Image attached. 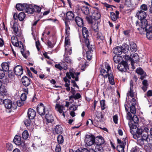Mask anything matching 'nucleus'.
I'll return each mask as SVG.
<instances>
[{"instance_id":"49","label":"nucleus","mask_w":152,"mask_h":152,"mask_svg":"<svg viewBox=\"0 0 152 152\" xmlns=\"http://www.w3.org/2000/svg\"><path fill=\"white\" fill-rule=\"evenodd\" d=\"M70 27H65V37H69L70 35Z\"/></svg>"},{"instance_id":"55","label":"nucleus","mask_w":152,"mask_h":152,"mask_svg":"<svg viewBox=\"0 0 152 152\" xmlns=\"http://www.w3.org/2000/svg\"><path fill=\"white\" fill-rule=\"evenodd\" d=\"M60 64L62 66L63 69L64 70H66L67 69V65L64 62L62 61L61 62Z\"/></svg>"},{"instance_id":"57","label":"nucleus","mask_w":152,"mask_h":152,"mask_svg":"<svg viewBox=\"0 0 152 152\" xmlns=\"http://www.w3.org/2000/svg\"><path fill=\"white\" fill-rule=\"evenodd\" d=\"M5 71L2 69H0V79H2L5 77L6 73Z\"/></svg>"},{"instance_id":"25","label":"nucleus","mask_w":152,"mask_h":152,"mask_svg":"<svg viewBox=\"0 0 152 152\" xmlns=\"http://www.w3.org/2000/svg\"><path fill=\"white\" fill-rule=\"evenodd\" d=\"M75 16L74 13L72 11H68L66 12L65 19H68L70 20H72L74 19Z\"/></svg>"},{"instance_id":"6","label":"nucleus","mask_w":152,"mask_h":152,"mask_svg":"<svg viewBox=\"0 0 152 152\" xmlns=\"http://www.w3.org/2000/svg\"><path fill=\"white\" fill-rule=\"evenodd\" d=\"M13 18L15 20H17L18 18V15L17 13H14L13 14ZM13 24L12 28L13 30V32L14 34L15 35H16L18 30V25L17 23H15V21L14 23L13 22Z\"/></svg>"},{"instance_id":"21","label":"nucleus","mask_w":152,"mask_h":152,"mask_svg":"<svg viewBox=\"0 0 152 152\" xmlns=\"http://www.w3.org/2000/svg\"><path fill=\"white\" fill-rule=\"evenodd\" d=\"M124 107L126 112L128 111L129 110L127 108V107H128V108H130V111L131 113H132L134 115L136 113L135 107L134 104H132V105L129 107L127 104L125 103L124 104Z\"/></svg>"},{"instance_id":"7","label":"nucleus","mask_w":152,"mask_h":152,"mask_svg":"<svg viewBox=\"0 0 152 152\" xmlns=\"http://www.w3.org/2000/svg\"><path fill=\"white\" fill-rule=\"evenodd\" d=\"M21 81L24 86L25 87L31 86V83H32L30 78H28L26 76H23L21 79Z\"/></svg>"},{"instance_id":"54","label":"nucleus","mask_w":152,"mask_h":152,"mask_svg":"<svg viewBox=\"0 0 152 152\" xmlns=\"http://www.w3.org/2000/svg\"><path fill=\"white\" fill-rule=\"evenodd\" d=\"M120 65H122L123 66H124V67L126 68L129 69L128 64L127 62L125 61H122L121 62Z\"/></svg>"},{"instance_id":"34","label":"nucleus","mask_w":152,"mask_h":152,"mask_svg":"<svg viewBox=\"0 0 152 152\" xmlns=\"http://www.w3.org/2000/svg\"><path fill=\"white\" fill-rule=\"evenodd\" d=\"M31 119L28 117V118H25L23 121L25 125L27 127L29 126L32 123V121L31 120Z\"/></svg>"},{"instance_id":"31","label":"nucleus","mask_w":152,"mask_h":152,"mask_svg":"<svg viewBox=\"0 0 152 152\" xmlns=\"http://www.w3.org/2000/svg\"><path fill=\"white\" fill-rule=\"evenodd\" d=\"M130 49L132 52H135L137 50V46L136 44L133 42L130 43Z\"/></svg>"},{"instance_id":"26","label":"nucleus","mask_w":152,"mask_h":152,"mask_svg":"<svg viewBox=\"0 0 152 152\" xmlns=\"http://www.w3.org/2000/svg\"><path fill=\"white\" fill-rule=\"evenodd\" d=\"M13 142L17 145H21V137L17 135L15 136L13 139Z\"/></svg>"},{"instance_id":"37","label":"nucleus","mask_w":152,"mask_h":152,"mask_svg":"<svg viewBox=\"0 0 152 152\" xmlns=\"http://www.w3.org/2000/svg\"><path fill=\"white\" fill-rule=\"evenodd\" d=\"M117 68L120 71L123 72H126L127 70L129 69L128 68H126L124 67V66H123L122 65H118Z\"/></svg>"},{"instance_id":"47","label":"nucleus","mask_w":152,"mask_h":152,"mask_svg":"<svg viewBox=\"0 0 152 152\" xmlns=\"http://www.w3.org/2000/svg\"><path fill=\"white\" fill-rule=\"evenodd\" d=\"M93 17H92L91 16H86V19L88 23L89 24H91L93 23V21L92 20V18Z\"/></svg>"},{"instance_id":"2","label":"nucleus","mask_w":152,"mask_h":152,"mask_svg":"<svg viewBox=\"0 0 152 152\" xmlns=\"http://www.w3.org/2000/svg\"><path fill=\"white\" fill-rule=\"evenodd\" d=\"M105 68L107 70V74H106L104 76V78L108 77L109 83L112 85L115 84L114 82V76L113 73L111 72V67L109 64L107 63H105L104 64Z\"/></svg>"},{"instance_id":"16","label":"nucleus","mask_w":152,"mask_h":152,"mask_svg":"<svg viewBox=\"0 0 152 152\" xmlns=\"http://www.w3.org/2000/svg\"><path fill=\"white\" fill-rule=\"evenodd\" d=\"M91 16L94 19L98 20L100 19L101 15L99 10L96 11L95 10H91Z\"/></svg>"},{"instance_id":"8","label":"nucleus","mask_w":152,"mask_h":152,"mask_svg":"<svg viewBox=\"0 0 152 152\" xmlns=\"http://www.w3.org/2000/svg\"><path fill=\"white\" fill-rule=\"evenodd\" d=\"M63 132V129L60 125H57L52 129V133L53 135L61 134Z\"/></svg>"},{"instance_id":"14","label":"nucleus","mask_w":152,"mask_h":152,"mask_svg":"<svg viewBox=\"0 0 152 152\" xmlns=\"http://www.w3.org/2000/svg\"><path fill=\"white\" fill-rule=\"evenodd\" d=\"M125 58H126V59L129 58L131 62L132 61L134 63L138 62L139 61V56L138 54L136 53L133 54L132 58L130 57H129V56H127Z\"/></svg>"},{"instance_id":"24","label":"nucleus","mask_w":152,"mask_h":152,"mask_svg":"<svg viewBox=\"0 0 152 152\" xmlns=\"http://www.w3.org/2000/svg\"><path fill=\"white\" fill-rule=\"evenodd\" d=\"M113 52L116 55H121L122 53L121 48L120 46H116L113 49Z\"/></svg>"},{"instance_id":"13","label":"nucleus","mask_w":152,"mask_h":152,"mask_svg":"<svg viewBox=\"0 0 152 152\" xmlns=\"http://www.w3.org/2000/svg\"><path fill=\"white\" fill-rule=\"evenodd\" d=\"M46 113L45 115V118L47 123H52L54 121V118L53 115L48 111H46Z\"/></svg>"},{"instance_id":"56","label":"nucleus","mask_w":152,"mask_h":152,"mask_svg":"<svg viewBox=\"0 0 152 152\" xmlns=\"http://www.w3.org/2000/svg\"><path fill=\"white\" fill-rule=\"evenodd\" d=\"M100 75H102L104 77V76L105 75H104V74H105V73H107V71H106L104 69L102 68H100Z\"/></svg>"},{"instance_id":"59","label":"nucleus","mask_w":152,"mask_h":152,"mask_svg":"<svg viewBox=\"0 0 152 152\" xmlns=\"http://www.w3.org/2000/svg\"><path fill=\"white\" fill-rule=\"evenodd\" d=\"M66 56L65 58V61L68 63L71 64L72 62V60L69 56L67 55H66Z\"/></svg>"},{"instance_id":"4","label":"nucleus","mask_w":152,"mask_h":152,"mask_svg":"<svg viewBox=\"0 0 152 152\" xmlns=\"http://www.w3.org/2000/svg\"><path fill=\"white\" fill-rule=\"evenodd\" d=\"M140 22H139L137 20L136 22V26L140 27L137 28V30L139 31L141 30L142 29L144 30V28L148 25V21L146 19H142L140 20Z\"/></svg>"},{"instance_id":"29","label":"nucleus","mask_w":152,"mask_h":152,"mask_svg":"<svg viewBox=\"0 0 152 152\" xmlns=\"http://www.w3.org/2000/svg\"><path fill=\"white\" fill-rule=\"evenodd\" d=\"M5 107L8 110H6L7 112L8 113L10 112V107L9 105H10V100L8 99H5L4 100H3V103Z\"/></svg>"},{"instance_id":"3","label":"nucleus","mask_w":152,"mask_h":152,"mask_svg":"<svg viewBox=\"0 0 152 152\" xmlns=\"http://www.w3.org/2000/svg\"><path fill=\"white\" fill-rule=\"evenodd\" d=\"M95 137L91 133L86 134L84 140L86 144L89 146L95 145Z\"/></svg>"},{"instance_id":"52","label":"nucleus","mask_w":152,"mask_h":152,"mask_svg":"<svg viewBox=\"0 0 152 152\" xmlns=\"http://www.w3.org/2000/svg\"><path fill=\"white\" fill-rule=\"evenodd\" d=\"M96 117L98 119H100L99 121L100 122L103 121L104 119V114H102V113L98 114L96 115Z\"/></svg>"},{"instance_id":"32","label":"nucleus","mask_w":152,"mask_h":152,"mask_svg":"<svg viewBox=\"0 0 152 152\" xmlns=\"http://www.w3.org/2000/svg\"><path fill=\"white\" fill-rule=\"evenodd\" d=\"M103 145L96 144L95 150L97 152H103Z\"/></svg>"},{"instance_id":"51","label":"nucleus","mask_w":152,"mask_h":152,"mask_svg":"<svg viewBox=\"0 0 152 152\" xmlns=\"http://www.w3.org/2000/svg\"><path fill=\"white\" fill-rule=\"evenodd\" d=\"M33 8L35 10V12L38 13L40 12L41 10V8L40 7L35 5H33Z\"/></svg>"},{"instance_id":"27","label":"nucleus","mask_w":152,"mask_h":152,"mask_svg":"<svg viewBox=\"0 0 152 152\" xmlns=\"http://www.w3.org/2000/svg\"><path fill=\"white\" fill-rule=\"evenodd\" d=\"M26 6V4L18 3L16 4V8L18 10L22 11L25 10Z\"/></svg>"},{"instance_id":"35","label":"nucleus","mask_w":152,"mask_h":152,"mask_svg":"<svg viewBox=\"0 0 152 152\" xmlns=\"http://www.w3.org/2000/svg\"><path fill=\"white\" fill-rule=\"evenodd\" d=\"M57 141L58 144H61L64 142V137L61 134H59L57 137Z\"/></svg>"},{"instance_id":"62","label":"nucleus","mask_w":152,"mask_h":152,"mask_svg":"<svg viewBox=\"0 0 152 152\" xmlns=\"http://www.w3.org/2000/svg\"><path fill=\"white\" fill-rule=\"evenodd\" d=\"M56 152H60L61 150V147L59 144L56 145L55 149Z\"/></svg>"},{"instance_id":"33","label":"nucleus","mask_w":152,"mask_h":152,"mask_svg":"<svg viewBox=\"0 0 152 152\" xmlns=\"http://www.w3.org/2000/svg\"><path fill=\"white\" fill-rule=\"evenodd\" d=\"M64 106L62 105H60L59 104H56V108H57L58 111L60 113H62L63 112V109Z\"/></svg>"},{"instance_id":"10","label":"nucleus","mask_w":152,"mask_h":152,"mask_svg":"<svg viewBox=\"0 0 152 152\" xmlns=\"http://www.w3.org/2000/svg\"><path fill=\"white\" fill-rule=\"evenodd\" d=\"M82 27V35L84 42H87L89 40V31L86 27L83 26Z\"/></svg>"},{"instance_id":"9","label":"nucleus","mask_w":152,"mask_h":152,"mask_svg":"<svg viewBox=\"0 0 152 152\" xmlns=\"http://www.w3.org/2000/svg\"><path fill=\"white\" fill-rule=\"evenodd\" d=\"M148 134L143 133L142 134L141 137L137 140L138 144L141 146H143L144 144V141H147Z\"/></svg>"},{"instance_id":"63","label":"nucleus","mask_w":152,"mask_h":152,"mask_svg":"<svg viewBox=\"0 0 152 152\" xmlns=\"http://www.w3.org/2000/svg\"><path fill=\"white\" fill-rule=\"evenodd\" d=\"M25 93H22L21 95L20 99L22 100L25 101L26 99L27 95Z\"/></svg>"},{"instance_id":"18","label":"nucleus","mask_w":152,"mask_h":152,"mask_svg":"<svg viewBox=\"0 0 152 152\" xmlns=\"http://www.w3.org/2000/svg\"><path fill=\"white\" fill-rule=\"evenodd\" d=\"M75 21L76 24L79 27H83V26L84 23L83 19L78 16L75 18Z\"/></svg>"},{"instance_id":"44","label":"nucleus","mask_w":152,"mask_h":152,"mask_svg":"<svg viewBox=\"0 0 152 152\" xmlns=\"http://www.w3.org/2000/svg\"><path fill=\"white\" fill-rule=\"evenodd\" d=\"M15 38H16V40L17 39V37H12L11 38V42L12 44L15 46H17L19 45V43L15 41V42L14 40L15 39ZM16 41V40H15Z\"/></svg>"},{"instance_id":"43","label":"nucleus","mask_w":152,"mask_h":152,"mask_svg":"<svg viewBox=\"0 0 152 152\" xmlns=\"http://www.w3.org/2000/svg\"><path fill=\"white\" fill-rule=\"evenodd\" d=\"M126 118L127 119L130 121V122H129V123H130L131 125L133 124V123L132 122V120L133 118V116H132L131 113L129 112L127 113Z\"/></svg>"},{"instance_id":"40","label":"nucleus","mask_w":152,"mask_h":152,"mask_svg":"<svg viewBox=\"0 0 152 152\" xmlns=\"http://www.w3.org/2000/svg\"><path fill=\"white\" fill-rule=\"evenodd\" d=\"M111 18L113 21H115L118 18V17L116 16L115 13L113 12H110Z\"/></svg>"},{"instance_id":"30","label":"nucleus","mask_w":152,"mask_h":152,"mask_svg":"<svg viewBox=\"0 0 152 152\" xmlns=\"http://www.w3.org/2000/svg\"><path fill=\"white\" fill-rule=\"evenodd\" d=\"M84 42L88 49L89 50L88 51H90L92 52H93L94 50V49L95 46L92 45H90L89 40L88 41V42Z\"/></svg>"},{"instance_id":"15","label":"nucleus","mask_w":152,"mask_h":152,"mask_svg":"<svg viewBox=\"0 0 152 152\" xmlns=\"http://www.w3.org/2000/svg\"><path fill=\"white\" fill-rule=\"evenodd\" d=\"M27 116L28 118L33 119L36 116L35 111L31 108H29L28 110Z\"/></svg>"},{"instance_id":"19","label":"nucleus","mask_w":152,"mask_h":152,"mask_svg":"<svg viewBox=\"0 0 152 152\" xmlns=\"http://www.w3.org/2000/svg\"><path fill=\"white\" fill-rule=\"evenodd\" d=\"M25 10V12L28 14H33L35 11V10L33 8V5L28 4H27Z\"/></svg>"},{"instance_id":"1","label":"nucleus","mask_w":152,"mask_h":152,"mask_svg":"<svg viewBox=\"0 0 152 152\" xmlns=\"http://www.w3.org/2000/svg\"><path fill=\"white\" fill-rule=\"evenodd\" d=\"M128 124L130 133L132 135L133 138L137 140L143 133V130L141 128H138L139 125H131L130 123Z\"/></svg>"},{"instance_id":"23","label":"nucleus","mask_w":152,"mask_h":152,"mask_svg":"<svg viewBox=\"0 0 152 152\" xmlns=\"http://www.w3.org/2000/svg\"><path fill=\"white\" fill-rule=\"evenodd\" d=\"M9 62L7 61V62H3L1 64V67L3 70L5 71V72H7L8 73V77H10V75L8 74L9 72Z\"/></svg>"},{"instance_id":"60","label":"nucleus","mask_w":152,"mask_h":152,"mask_svg":"<svg viewBox=\"0 0 152 152\" xmlns=\"http://www.w3.org/2000/svg\"><path fill=\"white\" fill-rule=\"evenodd\" d=\"M141 10L147 11L148 10V7L145 4H142L140 7Z\"/></svg>"},{"instance_id":"50","label":"nucleus","mask_w":152,"mask_h":152,"mask_svg":"<svg viewBox=\"0 0 152 152\" xmlns=\"http://www.w3.org/2000/svg\"><path fill=\"white\" fill-rule=\"evenodd\" d=\"M70 39L69 38V37H65L64 46H65L68 45H70Z\"/></svg>"},{"instance_id":"36","label":"nucleus","mask_w":152,"mask_h":152,"mask_svg":"<svg viewBox=\"0 0 152 152\" xmlns=\"http://www.w3.org/2000/svg\"><path fill=\"white\" fill-rule=\"evenodd\" d=\"M26 15L23 12L20 13L18 15V19L20 21H23Z\"/></svg>"},{"instance_id":"12","label":"nucleus","mask_w":152,"mask_h":152,"mask_svg":"<svg viewBox=\"0 0 152 152\" xmlns=\"http://www.w3.org/2000/svg\"><path fill=\"white\" fill-rule=\"evenodd\" d=\"M14 71L15 75L20 76L23 74V69L21 66L18 65L14 68Z\"/></svg>"},{"instance_id":"64","label":"nucleus","mask_w":152,"mask_h":152,"mask_svg":"<svg viewBox=\"0 0 152 152\" xmlns=\"http://www.w3.org/2000/svg\"><path fill=\"white\" fill-rule=\"evenodd\" d=\"M147 38L150 40H152V32H148L146 34Z\"/></svg>"},{"instance_id":"46","label":"nucleus","mask_w":152,"mask_h":152,"mask_svg":"<svg viewBox=\"0 0 152 152\" xmlns=\"http://www.w3.org/2000/svg\"><path fill=\"white\" fill-rule=\"evenodd\" d=\"M105 101L104 99H103L100 102V105L101 106V110H102L105 109Z\"/></svg>"},{"instance_id":"17","label":"nucleus","mask_w":152,"mask_h":152,"mask_svg":"<svg viewBox=\"0 0 152 152\" xmlns=\"http://www.w3.org/2000/svg\"><path fill=\"white\" fill-rule=\"evenodd\" d=\"M95 144L103 145L105 142L103 137L101 136H98L95 137Z\"/></svg>"},{"instance_id":"42","label":"nucleus","mask_w":152,"mask_h":152,"mask_svg":"<svg viewBox=\"0 0 152 152\" xmlns=\"http://www.w3.org/2000/svg\"><path fill=\"white\" fill-rule=\"evenodd\" d=\"M67 47L69 48V49L68 50L66 48H65V54L66 55L68 56V55H70L72 53V48L71 47L69 48L68 46Z\"/></svg>"},{"instance_id":"20","label":"nucleus","mask_w":152,"mask_h":152,"mask_svg":"<svg viewBox=\"0 0 152 152\" xmlns=\"http://www.w3.org/2000/svg\"><path fill=\"white\" fill-rule=\"evenodd\" d=\"M136 15L138 19L140 20L145 19V18L147 16V14L145 12L142 10H140L137 13Z\"/></svg>"},{"instance_id":"48","label":"nucleus","mask_w":152,"mask_h":152,"mask_svg":"<svg viewBox=\"0 0 152 152\" xmlns=\"http://www.w3.org/2000/svg\"><path fill=\"white\" fill-rule=\"evenodd\" d=\"M144 29L146 33H147V32H152V26L150 25H148Z\"/></svg>"},{"instance_id":"61","label":"nucleus","mask_w":152,"mask_h":152,"mask_svg":"<svg viewBox=\"0 0 152 152\" xmlns=\"http://www.w3.org/2000/svg\"><path fill=\"white\" fill-rule=\"evenodd\" d=\"M24 101L21 99L17 101L16 102L17 106L19 107L22 106L24 104Z\"/></svg>"},{"instance_id":"5","label":"nucleus","mask_w":152,"mask_h":152,"mask_svg":"<svg viewBox=\"0 0 152 152\" xmlns=\"http://www.w3.org/2000/svg\"><path fill=\"white\" fill-rule=\"evenodd\" d=\"M37 111L38 113L41 116L45 115L47 112L45 111V107L42 103H40L38 105L37 108Z\"/></svg>"},{"instance_id":"45","label":"nucleus","mask_w":152,"mask_h":152,"mask_svg":"<svg viewBox=\"0 0 152 152\" xmlns=\"http://www.w3.org/2000/svg\"><path fill=\"white\" fill-rule=\"evenodd\" d=\"M136 72L140 75H144V72L143 69L141 67L137 68L136 70Z\"/></svg>"},{"instance_id":"53","label":"nucleus","mask_w":152,"mask_h":152,"mask_svg":"<svg viewBox=\"0 0 152 152\" xmlns=\"http://www.w3.org/2000/svg\"><path fill=\"white\" fill-rule=\"evenodd\" d=\"M5 78L2 80L3 85L5 86V85H7V83H9V79L7 77H6V76L5 77Z\"/></svg>"},{"instance_id":"41","label":"nucleus","mask_w":152,"mask_h":152,"mask_svg":"<svg viewBox=\"0 0 152 152\" xmlns=\"http://www.w3.org/2000/svg\"><path fill=\"white\" fill-rule=\"evenodd\" d=\"M28 133L27 130L24 131L22 134V136L23 139L24 140L27 139L28 137Z\"/></svg>"},{"instance_id":"39","label":"nucleus","mask_w":152,"mask_h":152,"mask_svg":"<svg viewBox=\"0 0 152 152\" xmlns=\"http://www.w3.org/2000/svg\"><path fill=\"white\" fill-rule=\"evenodd\" d=\"M139 119L137 116L134 114L133 116V118L132 120V122L133 121L134 123L136 124V125H138V123L139 122Z\"/></svg>"},{"instance_id":"58","label":"nucleus","mask_w":152,"mask_h":152,"mask_svg":"<svg viewBox=\"0 0 152 152\" xmlns=\"http://www.w3.org/2000/svg\"><path fill=\"white\" fill-rule=\"evenodd\" d=\"M97 38L98 39L102 40L104 39V37L103 35L101 33L98 32L97 33Z\"/></svg>"},{"instance_id":"28","label":"nucleus","mask_w":152,"mask_h":152,"mask_svg":"<svg viewBox=\"0 0 152 152\" xmlns=\"http://www.w3.org/2000/svg\"><path fill=\"white\" fill-rule=\"evenodd\" d=\"M122 49V52L126 53L128 51H129V46L126 43H124L121 46Z\"/></svg>"},{"instance_id":"11","label":"nucleus","mask_w":152,"mask_h":152,"mask_svg":"<svg viewBox=\"0 0 152 152\" xmlns=\"http://www.w3.org/2000/svg\"><path fill=\"white\" fill-rule=\"evenodd\" d=\"M90 7L85 5L80 6L79 9L81 10L83 14L86 15H88L91 12V10Z\"/></svg>"},{"instance_id":"38","label":"nucleus","mask_w":152,"mask_h":152,"mask_svg":"<svg viewBox=\"0 0 152 152\" xmlns=\"http://www.w3.org/2000/svg\"><path fill=\"white\" fill-rule=\"evenodd\" d=\"M92 52L90 51H87L86 53V57L88 60L90 61L92 58Z\"/></svg>"},{"instance_id":"22","label":"nucleus","mask_w":152,"mask_h":152,"mask_svg":"<svg viewBox=\"0 0 152 152\" xmlns=\"http://www.w3.org/2000/svg\"><path fill=\"white\" fill-rule=\"evenodd\" d=\"M6 86L2 85V82L0 80V94L2 96L6 95L7 90Z\"/></svg>"}]
</instances>
